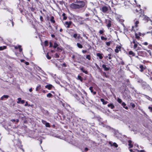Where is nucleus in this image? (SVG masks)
<instances>
[{
  "label": "nucleus",
  "instance_id": "nucleus-1",
  "mask_svg": "<svg viewBox=\"0 0 152 152\" xmlns=\"http://www.w3.org/2000/svg\"><path fill=\"white\" fill-rule=\"evenodd\" d=\"M85 5V3L84 1H79L74 3L71 4L70 5V7L72 9H80L83 7Z\"/></svg>",
  "mask_w": 152,
  "mask_h": 152
},
{
  "label": "nucleus",
  "instance_id": "nucleus-2",
  "mask_svg": "<svg viewBox=\"0 0 152 152\" xmlns=\"http://www.w3.org/2000/svg\"><path fill=\"white\" fill-rule=\"evenodd\" d=\"M134 26H132V28H134V27H137L138 26V24H139V21L137 19H135L134 21Z\"/></svg>",
  "mask_w": 152,
  "mask_h": 152
},
{
  "label": "nucleus",
  "instance_id": "nucleus-3",
  "mask_svg": "<svg viewBox=\"0 0 152 152\" xmlns=\"http://www.w3.org/2000/svg\"><path fill=\"white\" fill-rule=\"evenodd\" d=\"M72 22L71 21H66L64 24L65 26L67 28H69L70 26L71 25Z\"/></svg>",
  "mask_w": 152,
  "mask_h": 152
},
{
  "label": "nucleus",
  "instance_id": "nucleus-4",
  "mask_svg": "<svg viewBox=\"0 0 152 152\" xmlns=\"http://www.w3.org/2000/svg\"><path fill=\"white\" fill-rule=\"evenodd\" d=\"M108 10V7L106 6L103 7L102 8V11L103 12H106Z\"/></svg>",
  "mask_w": 152,
  "mask_h": 152
},
{
  "label": "nucleus",
  "instance_id": "nucleus-5",
  "mask_svg": "<svg viewBox=\"0 0 152 152\" xmlns=\"http://www.w3.org/2000/svg\"><path fill=\"white\" fill-rule=\"evenodd\" d=\"M139 67L140 69V71L141 72H142L146 68L145 66H144L142 65H140L139 66Z\"/></svg>",
  "mask_w": 152,
  "mask_h": 152
},
{
  "label": "nucleus",
  "instance_id": "nucleus-6",
  "mask_svg": "<svg viewBox=\"0 0 152 152\" xmlns=\"http://www.w3.org/2000/svg\"><path fill=\"white\" fill-rule=\"evenodd\" d=\"M111 21L110 20H108L106 21V24H107V26L109 28L111 26Z\"/></svg>",
  "mask_w": 152,
  "mask_h": 152
},
{
  "label": "nucleus",
  "instance_id": "nucleus-7",
  "mask_svg": "<svg viewBox=\"0 0 152 152\" xmlns=\"http://www.w3.org/2000/svg\"><path fill=\"white\" fill-rule=\"evenodd\" d=\"M8 24L9 26L13 27V22L12 20H9L8 21Z\"/></svg>",
  "mask_w": 152,
  "mask_h": 152
},
{
  "label": "nucleus",
  "instance_id": "nucleus-8",
  "mask_svg": "<svg viewBox=\"0 0 152 152\" xmlns=\"http://www.w3.org/2000/svg\"><path fill=\"white\" fill-rule=\"evenodd\" d=\"M140 17H142L143 18V19L144 20H146L147 21H148L149 18L147 17L146 16L143 15L142 16L141 15H140Z\"/></svg>",
  "mask_w": 152,
  "mask_h": 152
},
{
  "label": "nucleus",
  "instance_id": "nucleus-9",
  "mask_svg": "<svg viewBox=\"0 0 152 152\" xmlns=\"http://www.w3.org/2000/svg\"><path fill=\"white\" fill-rule=\"evenodd\" d=\"M53 86L51 84L47 85L45 86V88L49 90H50L53 87Z\"/></svg>",
  "mask_w": 152,
  "mask_h": 152
},
{
  "label": "nucleus",
  "instance_id": "nucleus-10",
  "mask_svg": "<svg viewBox=\"0 0 152 152\" xmlns=\"http://www.w3.org/2000/svg\"><path fill=\"white\" fill-rule=\"evenodd\" d=\"M73 37L75 38H77L79 39L80 37V34H75L73 35Z\"/></svg>",
  "mask_w": 152,
  "mask_h": 152
},
{
  "label": "nucleus",
  "instance_id": "nucleus-11",
  "mask_svg": "<svg viewBox=\"0 0 152 152\" xmlns=\"http://www.w3.org/2000/svg\"><path fill=\"white\" fill-rule=\"evenodd\" d=\"M121 48V47L120 46L116 47L115 50V52L116 53H118L119 51L120 50Z\"/></svg>",
  "mask_w": 152,
  "mask_h": 152
},
{
  "label": "nucleus",
  "instance_id": "nucleus-12",
  "mask_svg": "<svg viewBox=\"0 0 152 152\" xmlns=\"http://www.w3.org/2000/svg\"><path fill=\"white\" fill-rule=\"evenodd\" d=\"M102 67L105 71H108L109 70V68L106 67V65L105 64H103L102 65Z\"/></svg>",
  "mask_w": 152,
  "mask_h": 152
},
{
  "label": "nucleus",
  "instance_id": "nucleus-13",
  "mask_svg": "<svg viewBox=\"0 0 152 152\" xmlns=\"http://www.w3.org/2000/svg\"><path fill=\"white\" fill-rule=\"evenodd\" d=\"M100 100L102 102V103L103 104H106L108 102L107 101H105L104 99H101Z\"/></svg>",
  "mask_w": 152,
  "mask_h": 152
},
{
  "label": "nucleus",
  "instance_id": "nucleus-14",
  "mask_svg": "<svg viewBox=\"0 0 152 152\" xmlns=\"http://www.w3.org/2000/svg\"><path fill=\"white\" fill-rule=\"evenodd\" d=\"M128 145L129 146V148H132L133 146V145L132 144V141L130 140H129L128 141Z\"/></svg>",
  "mask_w": 152,
  "mask_h": 152
},
{
  "label": "nucleus",
  "instance_id": "nucleus-15",
  "mask_svg": "<svg viewBox=\"0 0 152 152\" xmlns=\"http://www.w3.org/2000/svg\"><path fill=\"white\" fill-rule=\"evenodd\" d=\"M109 143L110 145H111V146H115V147H118V145L115 142H114L113 143V145L112 144V142H109Z\"/></svg>",
  "mask_w": 152,
  "mask_h": 152
},
{
  "label": "nucleus",
  "instance_id": "nucleus-16",
  "mask_svg": "<svg viewBox=\"0 0 152 152\" xmlns=\"http://www.w3.org/2000/svg\"><path fill=\"white\" fill-rule=\"evenodd\" d=\"M96 56L99 57L100 59H102L103 58V56H102V54L100 53H97L96 54Z\"/></svg>",
  "mask_w": 152,
  "mask_h": 152
},
{
  "label": "nucleus",
  "instance_id": "nucleus-17",
  "mask_svg": "<svg viewBox=\"0 0 152 152\" xmlns=\"http://www.w3.org/2000/svg\"><path fill=\"white\" fill-rule=\"evenodd\" d=\"M112 57V55L111 54H109L108 55V56H106L105 57V58H107H107L109 59H111Z\"/></svg>",
  "mask_w": 152,
  "mask_h": 152
},
{
  "label": "nucleus",
  "instance_id": "nucleus-18",
  "mask_svg": "<svg viewBox=\"0 0 152 152\" xmlns=\"http://www.w3.org/2000/svg\"><path fill=\"white\" fill-rule=\"evenodd\" d=\"M107 106L109 107H110L111 109H113L114 108L115 106L112 104H108Z\"/></svg>",
  "mask_w": 152,
  "mask_h": 152
},
{
  "label": "nucleus",
  "instance_id": "nucleus-19",
  "mask_svg": "<svg viewBox=\"0 0 152 152\" xmlns=\"http://www.w3.org/2000/svg\"><path fill=\"white\" fill-rule=\"evenodd\" d=\"M80 70H81L83 73H85L86 74H87L88 72L87 71L84 69L83 67H81L80 69Z\"/></svg>",
  "mask_w": 152,
  "mask_h": 152
},
{
  "label": "nucleus",
  "instance_id": "nucleus-20",
  "mask_svg": "<svg viewBox=\"0 0 152 152\" xmlns=\"http://www.w3.org/2000/svg\"><path fill=\"white\" fill-rule=\"evenodd\" d=\"M80 56L78 54H76V55L75 56L73 55L72 56V58L74 59L75 57V58H80Z\"/></svg>",
  "mask_w": 152,
  "mask_h": 152
},
{
  "label": "nucleus",
  "instance_id": "nucleus-21",
  "mask_svg": "<svg viewBox=\"0 0 152 152\" xmlns=\"http://www.w3.org/2000/svg\"><path fill=\"white\" fill-rule=\"evenodd\" d=\"M8 97V95H4L1 97V100H4V98H7Z\"/></svg>",
  "mask_w": 152,
  "mask_h": 152
},
{
  "label": "nucleus",
  "instance_id": "nucleus-22",
  "mask_svg": "<svg viewBox=\"0 0 152 152\" xmlns=\"http://www.w3.org/2000/svg\"><path fill=\"white\" fill-rule=\"evenodd\" d=\"M122 105L123 106V107L124 108L126 109H128V107H125L126 105V104L124 102H123L122 103Z\"/></svg>",
  "mask_w": 152,
  "mask_h": 152
},
{
  "label": "nucleus",
  "instance_id": "nucleus-23",
  "mask_svg": "<svg viewBox=\"0 0 152 152\" xmlns=\"http://www.w3.org/2000/svg\"><path fill=\"white\" fill-rule=\"evenodd\" d=\"M7 48V47L5 46L0 47V50H2Z\"/></svg>",
  "mask_w": 152,
  "mask_h": 152
},
{
  "label": "nucleus",
  "instance_id": "nucleus-24",
  "mask_svg": "<svg viewBox=\"0 0 152 152\" xmlns=\"http://www.w3.org/2000/svg\"><path fill=\"white\" fill-rule=\"evenodd\" d=\"M41 88V86L39 85L36 88V91H38Z\"/></svg>",
  "mask_w": 152,
  "mask_h": 152
},
{
  "label": "nucleus",
  "instance_id": "nucleus-25",
  "mask_svg": "<svg viewBox=\"0 0 152 152\" xmlns=\"http://www.w3.org/2000/svg\"><path fill=\"white\" fill-rule=\"evenodd\" d=\"M54 17L53 16H52L50 19V21L51 22L53 23H55V21L54 20Z\"/></svg>",
  "mask_w": 152,
  "mask_h": 152
},
{
  "label": "nucleus",
  "instance_id": "nucleus-26",
  "mask_svg": "<svg viewBox=\"0 0 152 152\" xmlns=\"http://www.w3.org/2000/svg\"><path fill=\"white\" fill-rule=\"evenodd\" d=\"M129 54L130 55H131L132 56H134L135 55L134 53H133V52L132 51H130L129 52Z\"/></svg>",
  "mask_w": 152,
  "mask_h": 152
},
{
  "label": "nucleus",
  "instance_id": "nucleus-27",
  "mask_svg": "<svg viewBox=\"0 0 152 152\" xmlns=\"http://www.w3.org/2000/svg\"><path fill=\"white\" fill-rule=\"evenodd\" d=\"M77 47L80 48H83L82 45L80 43H77Z\"/></svg>",
  "mask_w": 152,
  "mask_h": 152
},
{
  "label": "nucleus",
  "instance_id": "nucleus-28",
  "mask_svg": "<svg viewBox=\"0 0 152 152\" xmlns=\"http://www.w3.org/2000/svg\"><path fill=\"white\" fill-rule=\"evenodd\" d=\"M77 79L80 80L81 82L83 81V79L81 76L78 75L77 76Z\"/></svg>",
  "mask_w": 152,
  "mask_h": 152
},
{
  "label": "nucleus",
  "instance_id": "nucleus-29",
  "mask_svg": "<svg viewBox=\"0 0 152 152\" xmlns=\"http://www.w3.org/2000/svg\"><path fill=\"white\" fill-rule=\"evenodd\" d=\"M137 34L139 36H144L145 35V34H142L140 32H138V33H137Z\"/></svg>",
  "mask_w": 152,
  "mask_h": 152
},
{
  "label": "nucleus",
  "instance_id": "nucleus-30",
  "mask_svg": "<svg viewBox=\"0 0 152 152\" xmlns=\"http://www.w3.org/2000/svg\"><path fill=\"white\" fill-rule=\"evenodd\" d=\"M86 58V59H88L89 60H90L91 59L90 56L89 55H87Z\"/></svg>",
  "mask_w": 152,
  "mask_h": 152
},
{
  "label": "nucleus",
  "instance_id": "nucleus-31",
  "mask_svg": "<svg viewBox=\"0 0 152 152\" xmlns=\"http://www.w3.org/2000/svg\"><path fill=\"white\" fill-rule=\"evenodd\" d=\"M101 39L102 40H106L107 39V38L104 37L103 36L101 37Z\"/></svg>",
  "mask_w": 152,
  "mask_h": 152
},
{
  "label": "nucleus",
  "instance_id": "nucleus-32",
  "mask_svg": "<svg viewBox=\"0 0 152 152\" xmlns=\"http://www.w3.org/2000/svg\"><path fill=\"white\" fill-rule=\"evenodd\" d=\"M117 101L118 103L121 104L122 102V100L121 99L118 98L117 99Z\"/></svg>",
  "mask_w": 152,
  "mask_h": 152
},
{
  "label": "nucleus",
  "instance_id": "nucleus-33",
  "mask_svg": "<svg viewBox=\"0 0 152 152\" xmlns=\"http://www.w3.org/2000/svg\"><path fill=\"white\" fill-rule=\"evenodd\" d=\"M58 45L57 43L56 42L54 43V45L53 46V48H56L58 46Z\"/></svg>",
  "mask_w": 152,
  "mask_h": 152
},
{
  "label": "nucleus",
  "instance_id": "nucleus-34",
  "mask_svg": "<svg viewBox=\"0 0 152 152\" xmlns=\"http://www.w3.org/2000/svg\"><path fill=\"white\" fill-rule=\"evenodd\" d=\"M52 96V94L50 93H49L47 94V96L48 97H50Z\"/></svg>",
  "mask_w": 152,
  "mask_h": 152
},
{
  "label": "nucleus",
  "instance_id": "nucleus-35",
  "mask_svg": "<svg viewBox=\"0 0 152 152\" xmlns=\"http://www.w3.org/2000/svg\"><path fill=\"white\" fill-rule=\"evenodd\" d=\"M136 38L137 39H139L140 38V36L137 34L135 33V34Z\"/></svg>",
  "mask_w": 152,
  "mask_h": 152
},
{
  "label": "nucleus",
  "instance_id": "nucleus-36",
  "mask_svg": "<svg viewBox=\"0 0 152 152\" xmlns=\"http://www.w3.org/2000/svg\"><path fill=\"white\" fill-rule=\"evenodd\" d=\"M21 46H20V45L18 46V48L19 49V51L20 52H21L22 50V49L21 48Z\"/></svg>",
  "mask_w": 152,
  "mask_h": 152
},
{
  "label": "nucleus",
  "instance_id": "nucleus-37",
  "mask_svg": "<svg viewBox=\"0 0 152 152\" xmlns=\"http://www.w3.org/2000/svg\"><path fill=\"white\" fill-rule=\"evenodd\" d=\"M18 101H17V103H19L21 101V99L20 98H18Z\"/></svg>",
  "mask_w": 152,
  "mask_h": 152
},
{
  "label": "nucleus",
  "instance_id": "nucleus-38",
  "mask_svg": "<svg viewBox=\"0 0 152 152\" xmlns=\"http://www.w3.org/2000/svg\"><path fill=\"white\" fill-rule=\"evenodd\" d=\"M48 41H45L44 45L45 46H47L48 45Z\"/></svg>",
  "mask_w": 152,
  "mask_h": 152
},
{
  "label": "nucleus",
  "instance_id": "nucleus-39",
  "mask_svg": "<svg viewBox=\"0 0 152 152\" xmlns=\"http://www.w3.org/2000/svg\"><path fill=\"white\" fill-rule=\"evenodd\" d=\"M46 57L48 59H51V57L49 56L48 54L47 53L46 55Z\"/></svg>",
  "mask_w": 152,
  "mask_h": 152
},
{
  "label": "nucleus",
  "instance_id": "nucleus-40",
  "mask_svg": "<svg viewBox=\"0 0 152 152\" xmlns=\"http://www.w3.org/2000/svg\"><path fill=\"white\" fill-rule=\"evenodd\" d=\"M93 88L92 87H90L89 88V90L91 91V93L93 92Z\"/></svg>",
  "mask_w": 152,
  "mask_h": 152
},
{
  "label": "nucleus",
  "instance_id": "nucleus-41",
  "mask_svg": "<svg viewBox=\"0 0 152 152\" xmlns=\"http://www.w3.org/2000/svg\"><path fill=\"white\" fill-rule=\"evenodd\" d=\"M148 48H149L151 49L152 50V45L151 44L149 45H148Z\"/></svg>",
  "mask_w": 152,
  "mask_h": 152
},
{
  "label": "nucleus",
  "instance_id": "nucleus-42",
  "mask_svg": "<svg viewBox=\"0 0 152 152\" xmlns=\"http://www.w3.org/2000/svg\"><path fill=\"white\" fill-rule=\"evenodd\" d=\"M55 57L56 58H58L59 57V56L57 53H56L55 55Z\"/></svg>",
  "mask_w": 152,
  "mask_h": 152
},
{
  "label": "nucleus",
  "instance_id": "nucleus-43",
  "mask_svg": "<svg viewBox=\"0 0 152 152\" xmlns=\"http://www.w3.org/2000/svg\"><path fill=\"white\" fill-rule=\"evenodd\" d=\"M138 44V43L134 44V49H135L136 48L137 46V44Z\"/></svg>",
  "mask_w": 152,
  "mask_h": 152
},
{
  "label": "nucleus",
  "instance_id": "nucleus-44",
  "mask_svg": "<svg viewBox=\"0 0 152 152\" xmlns=\"http://www.w3.org/2000/svg\"><path fill=\"white\" fill-rule=\"evenodd\" d=\"M45 126L46 127H49L50 126L49 124L47 122L45 124Z\"/></svg>",
  "mask_w": 152,
  "mask_h": 152
},
{
  "label": "nucleus",
  "instance_id": "nucleus-45",
  "mask_svg": "<svg viewBox=\"0 0 152 152\" xmlns=\"http://www.w3.org/2000/svg\"><path fill=\"white\" fill-rule=\"evenodd\" d=\"M148 108L150 111L152 112V106H149Z\"/></svg>",
  "mask_w": 152,
  "mask_h": 152
},
{
  "label": "nucleus",
  "instance_id": "nucleus-46",
  "mask_svg": "<svg viewBox=\"0 0 152 152\" xmlns=\"http://www.w3.org/2000/svg\"><path fill=\"white\" fill-rule=\"evenodd\" d=\"M142 44L143 45H147L148 44L147 42H145L143 43H142Z\"/></svg>",
  "mask_w": 152,
  "mask_h": 152
},
{
  "label": "nucleus",
  "instance_id": "nucleus-47",
  "mask_svg": "<svg viewBox=\"0 0 152 152\" xmlns=\"http://www.w3.org/2000/svg\"><path fill=\"white\" fill-rule=\"evenodd\" d=\"M106 44L108 46H109L110 45V42H106Z\"/></svg>",
  "mask_w": 152,
  "mask_h": 152
},
{
  "label": "nucleus",
  "instance_id": "nucleus-48",
  "mask_svg": "<svg viewBox=\"0 0 152 152\" xmlns=\"http://www.w3.org/2000/svg\"><path fill=\"white\" fill-rule=\"evenodd\" d=\"M99 33L100 34H102L103 33V31L102 30H100Z\"/></svg>",
  "mask_w": 152,
  "mask_h": 152
},
{
  "label": "nucleus",
  "instance_id": "nucleus-49",
  "mask_svg": "<svg viewBox=\"0 0 152 152\" xmlns=\"http://www.w3.org/2000/svg\"><path fill=\"white\" fill-rule=\"evenodd\" d=\"M148 52L150 54V56H151V51L150 50H147Z\"/></svg>",
  "mask_w": 152,
  "mask_h": 152
},
{
  "label": "nucleus",
  "instance_id": "nucleus-50",
  "mask_svg": "<svg viewBox=\"0 0 152 152\" xmlns=\"http://www.w3.org/2000/svg\"><path fill=\"white\" fill-rule=\"evenodd\" d=\"M42 122L44 124H45L47 123V122L43 120H42Z\"/></svg>",
  "mask_w": 152,
  "mask_h": 152
},
{
  "label": "nucleus",
  "instance_id": "nucleus-51",
  "mask_svg": "<svg viewBox=\"0 0 152 152\" xmlns=\"http://www.w3.org/2000/svg\"><path fill=\"white\" fill-rule=\"evenodd\" d=\"M40 20L41 21H43V18L42 17V16H40Z\"/></svg>",
  "mask_w": 152,
  "mask_h": 152
},
{
  "label": "nucleus",
  "instance_id": "nucleus-52",
  "mask_svg": "<svg viewBox=\"0 0 152 152\" xmlns=\"http://www.w3.org/2000/svg\"><path fill=\"white\" fill-rule=\"evenodd\" d=\"M147 98L150 100H152V99L148 96H147Z\"/></svg>",
  "mask_w": 152,
  "mask_h": 152
},
{
  "label": "nucleus",
  "instance_id": "nucleus-53",
  "mask_svg": "<svg viewBox=\"0 0 152 152\" xmlns=\"http://www.w3.org/2000/svg\"><path fill=\"white\" fill-rule=\"evenodd\" d=\"M133 44H137L138 43L137 42L135 41V40H134L133 41Z\"/></svg>",
  "mask_w": 152,
  "mask_h": 152
},
{
  "label": "nucleus",
  "instance_id": "nucleus-54",
  "mask_svg": "<svg viewBox=\"0 0 152 152\" xmlns=\"http://www.w3.org/2000/svg\"><path fill=\"white\" fill-rule=\"evenodd\" d=\"M62 66H63L64 67H66V64L65 63H64L63 64H62Z\"/></svg>",
  "mask_w": 152,
  "mask_h": 152
},
{
  "label": "nucleus",
  "instance_id": "nucleus-55",
  "mask_svg": "<svg viewBox=\"0 0 152 152\" xmlns=\"http://www.w3.org/2000/svg\"><path fill=\"white\" fill-rule=\"evenodd\" d=\"M21 103L22 104H24L25 103L24 100H21Z\"/></svg>",
  "mask_w": 152,
  "mask_h": 152
},
{
  "label": "nucleus",
  "instance_id": "nucleus-56",
  "mask_svg": "<svg viewBox=\"0 0 152 152\" xmlns=\"http://www.w3.org/2000/svg\"><path fill=\"white\" fill-rule=\"evenodd\" d=\"M82 52L83 53H85L87 51L86 50H83Z\"/></svg>",
  "mask_w": 152,
  "mask_h": 152
},
{
  "label": "nucleus",
  "instance_id": "nucleus-57",
  "mask_svg": "<svg viewBox=\"0 0 152 152\" xmlns=\"http://www.w3.org/2000/svg\"><path fill=\"white\" fill-rule=\"evenodd\" d=\"M63 19L64 20H66L67 19V17H66V16H64V18H63Z\"/></svg>",
  "mask_w": 152,
  "mask_h": 152
},
{
  "label": "nucleus",
  "instance_id": "nucleus-58",
  "mask_svg": "<svg viewBox=\"0 0 152 152\" xmlns=\"http://www.w3.org/2000/svg\"><path fill=\"white\" fill-rule=\"evenodd\" d=\"M25 64L26 65H28L29 64V63L28 62H25Z\"/></svg>",
  "mask_w": 152,
  "mask_h": 152
},
{
  "label": "nucleus",
  "instance_id": "nucleus-59",
  "mask_svg": "<svg viewBox=\"0 0 152 152\" xmlns=\"http://www.w3.org/2000/svg\"><path fill=\"white\" fill-rule=\"evenodd\" d=\"M29 91L30 92H31L32 91V88H31L29 89Z\"/></svg>",
  "mask_w": 152,
  "mask_h": 152
},
{
  "label": "nucleus",
  "instance_id": "nucleus-60",
  "mask_svg": "<svg viewBox=\"0 0 152 152\" xmlns=\"http://www.w3.org/2000/svg\"><path fill=\"white\" fill-rule=\"evenodd\" d=\"M139 152H145V151L144 150H141L139 151Z\"/></svg>",
  "mask_w": 152,
  "mask_h": 152
},
{
  "label": "nucleus",
  "instance_id": "nucleus-61",
  "mask_svg": "<svg viewBox=\"0 0 152 152\" xmlns=\"http://www.w3.org/2000/svg\"><path fill=\"white\" fill-rule=\"evenodd\" d=\"M18 48V46H15V49H17Z\"/></svg>",
  "mask_w": 152,
  "mask_h": 152
},
{
  "label": "nucleus",
  "instance_id": "nucleus-62",
  "mask_svg": "<svg viewBox=\"0 0 152 152\" xmlns=\"http://www.w3.org/2000/svg\"><path fill=\"white\" fill-rule=\"evenodd\" d=\"M24 61V60L23 59H21L20 60V61L22 62H23Z\"/></svg>",
  "mask_w": 152,
  "mask_h": 152
},
{
  "label": "nucleus",
  "instance_id": "nucleus-63",
  "mask_svg": "<svg viewBox=\"0 0 152 152\" xmlns=\"http://www.w3.org/2000/svg\"><path fill=\"white\" fill-rule=\"evenodd\" d=\"M88 148H85V150L86 151H88Z\"/></svg>",
  "mask_w": 152,
  "mask_h": 152
},
{
  "label": "nucleus",
  "instance_id": "nucleus-64",
  "mask_svg": "<svg viewBox=\"0 0 152 152\" xmlns=\"http://www.w3.org/2000/svg\"><path fill=\"white\" fill-rule=\"evenodd\" d=\"M135 105L134 104H133L132 105V107H135Z\"/></svg>",
  "mask_w": 152,
  "mask_h": 152
}]
</instances>
